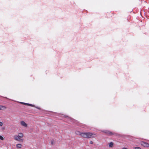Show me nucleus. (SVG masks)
I'll return each instance as SVG.
<instances>
[{
  "label": "nucleus",
  "mask_w": 149,
  "mask_h": 149,
  "mask_svg": "<svg viewBox=\"0 0 149 149\" xmlns=\"http://www.w3.org/2000/svg\"><path fill=\"white\" fill-rule=\"evenodd\" d=\"M20 124L21 126H23L25 127H28L27 124L24 121H22L20 122Z\"/></svg>",
  "instance_id": "4"
},
{
  "label": "nucleus",
  "mask_w": 149,
  "mask_h": 149,
  "mask_svg": "<svg viewBox=\"0 0 149 149\" xmlns=\"http://www.w3.org/2000/svg\"><path fill=\"white\" fill-rule=\"evenodd\" d=\"M0 139L1 140H3L4 139V138H3V137L2 136H0Z\"/></svg>",
  "instance_id": "10"
},
{
  "label": "nucleus",
  "mask_w": 149,
  "mask_h": 149,
  "mask_svg": "<svg viewBox=\"0 0 149 149\" xmlns=\"http://www.w3.org/2000/svg\"><path fill=\"white\" fill-rule=\"evenodd\" d=\"M3 123L2 122H0V126L1 127L3 125Z\"/></svg>",
  "instance_id": "12"
},
{
  "label": "nucleus",
  "mask_w": 149,
  "mask_h": 149,
  "mask_svg": "<svg viewBox=\"0 0 149 149\" xmlns=\"http://www.w3.org/2000/svg\"><path fill=\"white\" fill-rule=\"evenodd\" d=\"M23 137V134L22 133L20 132L18 133L17 135H14L13 137L15 140L20 142H23V139L22 138Z\"/></svg>",
  "instance_id": "2"
},
{
  "label": "nucleus",
  "mask_w": 149,
  "mask_h": 149,
  "mask_svg": "<svg viewBox=\"0 0 149 149\" xmlns=\"http://www.w3.org/2000/svg\"><path fill=\"white\" fill-rule=\"evenodd\" d=\"M27 105H29L30 106H31V107H35L34 105H33L32 104H28V103Z\"/></svg>",
  "instance_id": "9"
},
{
  "label": "nucleus",
  "mask_w": 149,
  "mask_h": 149,
  "mask_svg": "<svg viewBox=\"0 0 149 149\" xmlns=\"http://www.w3.org/2000/svg\"><path fill=\"white\" fill-rule=\"evenodd\" d=\"M36 108L38 109H40V108H39L38 107H35Z\"/></svg>",
  "instance_id": "15"
},
{
  "label": "nucleus",
  "mask_w": 149,
  "mask_h": 149,
  "mask_svg": "<svg viewBox=\"0 0 149 149\" xmlns=\"http://www.w3.org/2000/svg\"><path fill=\"white\" fill-rule=\"evenodd\" d=\"M6 107L2 105H0V110H4L6 109Z\"/></svg>",
  "instance_id": "7"
},
{
  "label": "nucleus",
  "mask_w": 149,
  "mask_h": 149,
  "mask_svg": "<svg viewBox=\"0 0 149 149\" xmlns=\"http://www.w3.org/2000/svg\"><path fill=\"white\" fill-rule=\"evenodd\" d=\"M122 149H127L125 148H123Z\"/></svg>",
  "instance_id": "16"
},
{
  "label": "nucleus",
  "mask_w": 149,
  "mask_h": 149,
  "mask_svg": "<svg viewBox=\"0 0 149 149\" xmlns=\"http://www.w3.org/2000/svg\"><path fill=\"white\" fill-rule=\"evenodd\" d=\"M20 103L22 104H25V105H27V104H28V103H24V102H20Z\"/></svg>",
  "instance_id": "13"
},
{
  "label": "nucleus",
  "mask_w": 149,
  "mask_h": 149,
  "mask_svg": "<svg viewBox=\"0 0 149 149\" xmlns=\"http://www.w3.org/2000/svg\"><path fill=\"white\" fill-rule=\"evenodd\" d=\"M135 149H141V148L139 147H135Z\"/></svg>",
  "instance_id": "11"
},
{
  "label": "nucleus",
  "mask_w": 149,
  "mask_h": 149,
  "mask_svg": "<svg viewBox=\"0 0 149 149\" xmlns=\"http://www.w3.org/2000/svg\"><path fill=\"white\" fill-rule=\"evenodd\" d=\"M141 144L144 147H149V144L144 141L141 142Z\"/></svg>",
  "instance_id": "3"
},
{
  "label": "nucleus",
  "mask_w": 149,
  "mask_h": 149,
  "mask_svg": "<svg viewBox=\"0 0 149 149\" xmlns=\"http://www.w3.org/2000/svg\"><path fill=\"white\" fill-rule=\"evenodd\" d=\"M102 132H104L108 135H111L113 134L112 132H111L110 131H108L104 130V131H103Z\"/></svg>",
  "instance_id": "5"
},
{
  "label": "nucleus",
  "mask_w": 149,
  "mask_h": 149,
  "mask_svg": "<svg viewBox=\"0 0 149 149\" xmlns=\"http://www.w3.org/2000/svg\"><path fill=\"white\" fill-rule=\"evenodd\" d=\"M90 144H92L93 143V141H90Z\"/></svg>",
  "instance_id": "14"
},
{
  "label": "nucleus",
  "mask_w": 149,
  "mask_h": 149,
  "mask_svg": "<svg viewBox=\"0 0 149 149\" xmlns=\"http://www.w3.org/2000/svg\"><path fill=\"white\" fill-rule=\"evenodd\" d=\"M108 144H109V147L112 148L113 146L114 145V144L113 142H111L109 143Z\"/></svg>",
  "instance_id": "6"
},
{
  "label": "nucleus",
  "mask_w": 149,
  "mask_h": 149,
  "mask_svg": "<svg viewBox=\"0 0 149 149\" xmlns=\"http://www.w3.org/2000/svg\"><path fill=\"white\" fill-rule=\"evenodd\" d=\"M81 136L84 138H92L96 137L97 135L93 133L90 132L82 133L80 134Z\"/></svg>",
  "instance_id": "1"
},
{
  "label": "nucleus",
  "mask_w": 149,
  "mask_h": 149,
  "mask_svg": "<svg viewBox=\"0 0 149 149\" xmlns=\"http://www.w3.org/2000/svg\"><path fill=\"white\" fill-rule=\"evenodd\" d=\"M22 145L20 144H18L16 145V147L17 148H22Z\"/></svg>",
  "instance_id": "8"
}]
</instances>
